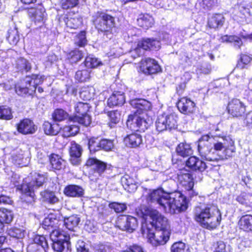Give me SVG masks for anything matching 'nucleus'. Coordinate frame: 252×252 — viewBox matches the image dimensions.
<instances>
[{
	"mask_svg": "<svg viewBox=\"0 0 252 252\" xmlns=\"http://www.w3.org/2000/svg\"><path fill=\"white\" fill-rule=\"evenodd\" d=\"M229 140V143L227 144L226 139L221 138V141L216 142L212 136L202 135L198 141V151L200 156L208 161L224 160L232 158L235 152V148L234 142Z\"/></svg>",
	"mask_w": 252,
	"mask_h": 252,
	"instance_id": "1",
	"label": "nucleus"
},
{
	"mask_svg": "<svg viewBox=\"0 0 252 252\" xmlns=\"http://www.w3.org/2000/svg\"><path fill=\"white\" fill-rule=\"evenodd\" d=\"M149 203L158 204L165 213H179L187 208L186 199L179 192H167L161 188L151 190L147 197Z\"/></svg>",
	"mask_w": 252,
	"mask_h": 252,
	"instance_id": "2",
	"label": "nucleus"
},
{
	"mask_svg": "<svg viewBox=\"0 0 252 252\" xmlns=\"http://www.w3.org/2000/svg\"><path fill=\"white\" fill-rule=\"evenodd\" d=\"M195 220L207 229L216 228L220 223L221 214L217 206L213 205L196 207L194 211Z\"/></svg>",
	"mask_w": 252,
	"mask_h": 252,
	"instance_id": "3",
	"label": "nucleus"
},
{
	"mask_svg": "<svg viewBox=\"0 0 252 252\" xmlns=\"http://www.w3.org/2000/svg\"><path fill=\"white\" fill-rule=\"evenodd\" d=\"M46 177L44 174H40L37 172H32L30 176L23 180V183L19 184V182L16 181L19 179V175H14L11 179V182L17 187V189L21 191L25 195L28 196L31 199H33L34 196V191L35 189L42 186L46 180Z\"/></svg>",
	"mask_w": 252,
	"mask_h": 252,
	"instance_id": "4",
	"label": "nucleus"
},
{
	"mask_svg": "<svg viewBox=\"0 0 252 252\" xmlns=\"http://www.w3.org/2000/svg\"><path fill=\"white\" fill-rule=\"evenodd\" d=\"M136 213L138 216L144 220L143 222L144 223L148 225L147 223L149 222L152 228L155 226L159 229L169 230V223L167 218L157 210L145 206H141L136 209Z\"/></svg>",
	"mask_w": 252,
	"mask_h": 252,
	"instance_id": "5",
	"label": "nucleus"
},
{
	"mask_svg": "<svg viewBox=\"0 0 252 252\" xmlns=\"http://www.w3.org/2000/svg\"><path fill=\"white\" fill-rule=\"evenodd\" d=\"M93 21L98 31L104 32L109 38L112 37L111 31L115 27V18L102 11H98L93 16Z\"/></svg>",
	"mask_w": 252,
	"mask_h": 252,
	"instance_id": "6",
	"label": "nucleus"
},
{
	"mask_svg": "<svg viewBox=\"0 0 252 252\" xmlns=\"http://www.w3.org/2000/svg\"><path fill=\"white\" fill-rule=\"evenodd\" d=\"M141 230L143 235L147 236L150 243L155 246L164 245L169 239V230L158 229L155 233L147 224L142 222Z\"/></svg>",
	"mask_w": 252,
	"mask_h": 252,
	"instance_id": "7",
	"label": "nucleus"
},
{
	"mask_svg": "<svg viewBox=\"0 0 252 252\" xmlns=\"http://www.w3.org/2000/svg\"><path fill=\"white\" fill-rule=\"evenodd\" d=\"M44 76L33 74L27 76L21 83L15 85V92L19 95H24L28 94H31L34 92L38 85L41 84Z\"/></svg>",
	"mask_w": 252,
	"mask_h": 252,
	"instance_id": "8",
	"label": "nucleus"
},
{
	"mask_svg": "<svg viewBox=\"0 0 252 252\" xmlns=\"http://www.w3.org/2000/svg\"><path fill=\"white\" fill-rule=\"evenodd\" d=\"M69 236L63 233L60 229L53 230L50 234L52 248L58 252H70Z\"/></svg>",
	"mask_w": 252,
	"mask_h": 252,
	"instance_id": "9",
	"label": "nucleus"
},
{
	"mask_svg": "<svg viewBox=\"0 0 252 252\" xmlns=\"http://www.w3.org/2000/svg\"><path fill=\"white\" fill-rule=\"evenodd\" d=\"M90 107L89 104L83 102H77L74 106L76 113L74 117H69L70 122L77 123L85 126H89L91 123V116L87 114Z\"/></svg>",
	"mask_w": 252,
	"mask_h": 252,
	"instance_id": "10",
	"label": "nucleus"
},
{
	"mask_svg": "<svg viewBox=\"0 0 252 252\" xmlns=\"http://www.w3.org/2000/svg\"><path fill=\"white\" fill-rule=\"evenodd\" d=\"M146 114L130 115L126 121V125L133 131H144L147 129L149 125L145 118Z\"/></svg>",
	"mask_w": 252,
	"mask_h": 252,
	"instance_id": "11",
	"label": "nucleus"
},
{
	"mask_svg": "<svg viewBox=\"0 0 252 252\" xmlns=\"http://www.w3.org/2000/svg\"><path fill=\"white\" fill-rule=\"evenodd\" d=\"M160 47L159 40L153 38H144L138 42L137 47L132 51V54L135 53L137 56H140L144 54L145 50H158Z\"/></svg>",
	"mask_w": 252,
	"mask_h": 252,
	"instance_id": "12",
	"label": "nucleus"
},
{
	"mask_svg": "<svg viewBox=\"0 0 252 252\" xmlns=\"http://www.w3.org/2000/svg\"><path fill=\"white\" fill-rule=\"evenodd\" d=\"M86 165L92 166L94 170V173H89V178L92 181H95L101 176L104 171L106 169L107 164L106 163L101 161L95 158H90L87 161Z\"/></svg>",
	"mask_w": 252,
	"mask_h": 252,
	"instance_id": "13",
	"label": "nucleus"
},
{
	"mask_svg": "<svg viewBox=\"0 0 252 252\" xmlns=\"http://www.w3.org/2000/svg\"><path fill=\"white\" fill-rule=\"evenodd\" d=\"M117 225L120 229L132 232L138 226L137 219L131 216H123L119 217L117 221Z\"/></svg>",
	"mask_w": 252,
	"mask_h": 252,
	"instance_id": "14",
	"label": "nucleus"
},
{
	"mask_svg": "<svg viewBox=\"0 0 252 252\" xmlns=\"http://www.w3.org/2000/svg\"><path fill=\"white\" fill-rule=\"evenodd\" d=\"M139 70L144 74H152L158 72L161 68L155 60L147 58L141 61Z\"/></svg>",
	"mask_w": 252,
	"mask_h": 252,
	"instance_id": "15",
	"label": "nucleus"
},
{
	"mask_svg": "<svg viewBox=\"0 0 252 252\" xmlns=\"http://www.w3.org/2000/svg\"><path fill=\"white\" fill-rule=\"evenodd\" d=\"M228 113L233 117H240L244 115L246 106L239 99H233L228 104Z\"/></svg>",
	"mask_w": 252,
	"mask_h": 252,
	"instance_id": "16",
	"label": "nucleus"
},
{
	"mask_svg": "<svg viewBox=\"0 0 252 252\" xmlns=\"http://www.w3.org/2000/svg\"><path fill=\"white\" fill-rule=\"evenodd\" d=\"M129 103L132 108L134 114H146V113L152 108L151 102L144 99H132L130 100Z\"/></svg>",
	"mask_w": 252,
	"mask_h": 252,
	"instance_id": "17",
	"label": "nucleus"
},
{
	"mask_svg": "<svg viewBox=\"0 0 252 252\" xmlns=\"http://www.w3.org/2000/svg\"><path fill=\"white\" fill-rule=\"evenodd\" d=\"M17 129L19 132L23 134H32L37 130V126L32 121L25 119L17 125Z\"/></svg>",
	"mask_w": 252,
	"mask_h": 252,
	"instance_id": "18",
	"label": "nucleus"
},
{
	"mask_svg": "<svg viewBox=\"0 0 252 252\" xmlns=\"http://www.w3.org/2000/svg\"><path fill=\"white\" fill-rule=\"evenodd\" d=\"M177 107L182 113H192L195 110V103L189 98L183 97L178 100Z\"/></svg>",
	"mask_w": 252,
	"mask_h": 252,
	"instance_id": "19",
	"label": "nucleus"
},
{
	"mask_svg": "<svg viewBox=\"0 0 252 252\" xmlns=\"http://www.w3.org/2000/svg\"><path fill=\"white\" fill-rule=\"evenodd\" d=\"M69 154L70 156V162L73 165H78L80 163V158L82 154V149L80 146L75 142H71Z\"/></svg>",
	"mask_w": 252,
	"mask_h": 252,
	"instance_id": "20",
	"label": "nucleus"
},
{
	"mask_svg": "<svg viewBox=\"0 0 252 252\" xmlns=\"http://www.w3.org/2000/svg\"><path fill=\"white\" fill-rule=\"evenodd\" d=\"M126 101L124 93L122 92H114L107 100L108 106H122Z\"/></svg>",
	"mask_w": 252,
	"mask_h": 252,
	"instance_id": "21",
	"label": "nucleus"
},
{
	"mask_svg": "<svg viewBox=\"0 0 252 252\" xmlns=\"http://www.w3.org/2000/svg\"><path fill=\"white\" fill-rule=\"evenodd\" d=\"M186 165L194 171H203L206 168V163L195 156L190 157L186 161Z\"/></svg>",
	"mask_w": 252,
	"mask_h": 252,
	"instance_id": "22",
	"label": "nucleus"
},
{
	"mask_svg": "<svg viewBox=\"0 0 252 252\" xmlns=\"http://www.w3.org/2000/svg\"><path fill=\"white\" fill-rule=\"evenodd\" d=\"M60 221L55 214H50L46 217L42 222V226L45 229L50 230L52 229L51 232L55 229H59L58 227Z\"/></svg>",
	"mask_w": 252,
	"mask_h": 252,
	"instance_id": "23",
	"label": "nucleus"
},
{
	"mask_svg": "<svg viewBox=\"0 0 252 252\" xmlns=\"http://www.w3.org/2000/svg\"><path fill=\"white\" fill-rule=\"evenodd\" d=\"M178 180L180 184L188 190H191L194 186L193 177L189 173H181L178 175Z\"/></svg>",
	"mask_w": 252,
	"mask_h": 252,
	"instance_id": "24",
	"label": "nucleus"
},
{
	"mask_svg": "<svg viewBox=\"0 0 252 252\" xmlns=\"http://www.w3.org/2000/svg\"><path fill=\"white\" fill-rule=\"evenodd\" d=\"M121 183L125 189L128 191H134L137 188L138 182L135 179L128 174H125L121 178Z\"/></svg>",
	"mask_w": 252,
	"mask_h": 252,
	"instance_id": "25",
	"label": "nucleus"
},
{
	"mask_svg": "<svg viewBox=\"0 0 252 252\" xmlns=\"http://www.w3.org/2000/svg\"><path fill=\"white\" fill-rule=\"evenodd\" d=\"M124 142L127 146L135 148L142 144V136L137 133H132L124 138Z\"/></svg>",
	"mask_w": 252,
	"mask_h": 252,
	"instance_id": "26",
	"label": "nucleus"
},
{
	"mask_svg": "<svg viewBox=\"0 0 252 252\" xmlns=\"http://www.w3.org/2000/svg\"><path fill=\"white\" fill-rule=\"evenodd\" d=\"M240 229L247 232H252V216L246 215L243 216L238 221Z\"/></svg>",
	"mask_w": 252,
	"mask_h": 252,
	"instance_id": "27",
	"label": "nucleus"
},
{
	"mask_svg": "<svg viewBox=\"0 0 252 252\" xmlns=\"http://www.w3.org/2000/svg\"><path fill=\"white\" fill-rule=\"evenodd\" d=\"M224 22V16L220 14H216L208 19V25L210 28L216 29L221 27Z\"/></svg>",
	"mask_w": 252,
	"mask_h": 252,
	"instance_id": "28",
	"label": "nucleus"
},
{
	"mask_svg": "<svg viewBox=\"0 0 252 252\" xmlns=\"http://www.w3.org/2000/svg\"><path fill=\"white\" fill-rule=\"evenodd\" d=\"M64 193L68 196L81 197L84 194V189L80 186L69 185L64 189Z\"/></svg>",
	"mask_w": 252,
	"mask_h": 252,
	"instance_id": "29",
	"label": "nucleus"
},
{
	"mask_svg": "<svg viewBox=\"0 0 252 252\" xmlns=\"http://www.w3.org/2000/svg\"><path fill=\"white\" fill-rule=\"evenodd\" d=\"M40 196L43 201L50 204H55L59 202V198L52 191L45 190L40 192Z\"/></svg>",
	"mask_w": 252,
	"mask_h": 252,
	"instance_id": "30",
	"label": "nucleus"
},
{
	"mask_svg": "<svg viewBox=\"0 0 252 252\" xmlns=\"http://www.w3.org/2000/svg\"><path fill=\"white\" fill-rule=\"evenodd\" d=\"M138 25L145 29L152 27L154 24V18L149 14L140 15L137 19Z\"/></svg>",
	"mask_w": 252,
	"mask_h": 252,
	"instance_id": "31",
	"label": "nucleus"
},
{
	"mask_svg": "<svg viewBox=\"0 0 252 252\" xmlns=\"http://www.w3.org/2000/svg\"><path fill=\"white\" fill-rule=\"evenodd\" d=\"M178 155L183 157L189 156L192 154L193 151L190 144L187 143H181L176 148Z\"/></svg>",
	"mask_w": 252,
	"mask_h": 252,
	"instance_id": "32",
	"label": "nucleus"
},
{
	"mask_svg": "<svg viewBox=\"0 0 252 252\" xmlns=\"http://www.w3.org/2000/svg\"><path fill=\"white\" fill-rule=\"evenodd\" d=\"M50 161L53 168L56 170H61L65 166L66 161L59 155L53 154L50 158Z\"/></svg>",
	"mask_w": 252,
	"mask_h": 252,
	"instance_id": "33",
	"label": "nucleus"
},
{
	"mask_svg": "<svg viewBox=\"0 0 252 252\" xmlns=\"http://www.w3.org/2000/svg\"><path fill=\"white\" fill-rule=\"evenodd\" d=\"M44 132L47 135H56L61 129L59 126L57 124H51L48 122H45L43 124Z\"/></svg>",
	"mask_w": 252,
	"mask_h": 252,
	"instance_id": "34",
	"label": "nucleus"
},
{
	"mask_svg": "<svg viewBox=\"0 0 252 252\" xmlns=\"http://www.w3.org/2000/svg\"><path fill=\"white\" fill-rule=\"evenodd\" d=\"M63 21L67 28L76 29L78 28L82 23V18L80 17H65L63 18Z\"/></svg>",
	"mask_w": 252,
	"mask_h": 252,
	"instance_id": "35",
	"label": "nucleus"
},
{
	"mask_svg": "<svg viewBox=\"0 0 252 252\" xmlns=\"http://www.w3.org/2000/svg\"><path fill=\"white\" fill-rule=\"evenodd\" d=\"M164 114L165 119L166 121L167 130L171 131L172 130L176 129L177 128V116L174 114L172 113L168 115Z\"/></svg>",
	"mask_w": 252,
	"mask_h": 252,
	"instance_id": "36",
	"label": "nucleus"
},
{
	"mask_svg": "<svg viewBox=\"0 0 252 252\" xmlns=\"http://www.w3.org/2000/svg\"><path fill=\"white\" fill-rule=\"evenodd\" d=\"M80 221V219L77 215H72L64 219V225L70 230H73L75 227H77Z\"/></svg>",
	"mask_w": 252,
	"mask_h": 252,
	"instance_id": "37",
	"label": "nucleus"
},
{
	"mask_svg": "<svg viewBox=\"0 0 252 252\" xmlns=\"http://www.w3.org/2000/svg\"><path fill=\"white\" fill-rule=\"evenodd\" d=\"M79 130V126L76 125L72 124L64 126L62 130V135L64 137H68L76 134Z\"/></svg>",
	"mask_w": 252,
	"mask_h": 252,
	"instance_id": "38",
	"label": "nucleus"
},
{
	"mask_svg": "<svg viewBox=\"0 0 252 252\" xmlns=\"http://www.w3.org/2000/svg\"><path fill=\"white\" fill-rule=\"evenodd\" d=\"M221 40L223 42L233 43L235 48L240 49L243 44L240 38L235 35H225L221 37Z\"/></svg>",
	"mask_w": 252,
	"mask_h": 252,
	"instance_id": "39",
	"label": "nucleus"
},
{
	"mask_svg": "<svg viewBox=\"0 0 252 252\" xmlns=\"http://www.w3.org/2000/svg\"><path fill=\"white\" fill-rule=\"evenodd\" d=\"M14 215L13 212L4 208L0 209V220L3 224L10 223L13 220Z\"/></svg>",
	"mask_w": 252,
	"mask_h": 252,
	"instance_id": "40",
	"label": "nucleus"
},
{
	"mask_svg": "<svg viewBox=\"0 0 252 252\" xmlns=\"http://www.w3.org/2000/svg\"><path fill=\"white\" fill-rule=\"evenodd\" d=\"M15 66L18 70L21 71L28 72L31 69L30 63L23 58H20L16 60Z\"/></svg>",
	"mask_w": 252,
	"mask_h": 252,
	"instance_id": "41",
	"label": "nucleus"
},
{
	"mask_svg": "<svg viewBox=\"0 0 252 252\" xmlns=\"http://www.w3.org/2000/svg\"><path fill=\"white\" fill-rule=\"evenodd\" d=\"M29 13L32 14V16L34 17L35 23L43 22L45 18V9L43 8L40 7L36 10L32 9L29 11Z\"/></svg>",
	"mask_w": 252,
	"mask_h": 252,
	"instance_id": "42",
	"label": "nucleus"
},
{
	"mask_svg": "<svg viewBox=\"0 0 252 252\" xmlns=\"http://www.w3.org/2000/svg\"><path fill=\"white\" fill-rule=\"evenodd\" d=\"M171 252H190L189 245L182 241L173 243L171 247Z\"/></svg>",
	"mask_w": 252,
	"mask_h": 252,
	"instance_id": "43",
	"label": "nucleus"
},
{
	"mask_svg": "<svg viewBox=\"0 0 252 252\" xmlns=\"http://www.w3.org/2000/svg\"><path fill=\"white\" fill-rule=\"evenodd\" d=\"M7 39L11 45H16L19 40L18 32L16 28L10 29L8 31Z\"/></svg>",
	"mask_w": 252,
	"mask_h": 252,
	"instance_id": "44",
	"label": "nucleus"
},
{
	"mask_svg": "<svg viewBox=\"0 0 252 252\" xmlns=\"http://www.w3.org/2000/svg\"><path fill=\"white\" fill-rule=\"evenodd\" d=\"M110 119L108 125L110 128L114 127L115 125L118 123L120 120V113L118 111H112L108 113Z\"/></svg>",
	"mask_w": 252,
	"mask_h": 252,
	"instance_id": "45",
	"label": "nucleus"
},
{
	"mask_svg": "<svg viewBox=\"0 0 252 252\" xmlns=\"http://www.w3.org/2000/svg\"><path fill=\"white\" fill-rule=\"evenodd\" d=\"M166 122V121L165 119L164 114L159 115L156 122L157 130L159 132L168 130Z\"/></svg>",
	"mask_w": 252,
	"mask_h": 252,
	"instance_id": "46",
	"label": "nucleus"
},
{
	"mask_svg": "<svg viewBox=\"0 0 252 252\" xmlns=\"http://www.w3.org/2000/svg\"><path fill=\"white\" fill-rule=\"evenodd\" d=\"M91 70L84 69L78 70L76 72L75 78L79 82L87 81L90 78Z\"/></svg>",
	"mask_w": 252,
	"mask_h": 252,
	"instance_id": "47",
	"label": "nucleus"
},
{
	"mask_svg": "<svg viewBox=\"0 0 252 252\" xmlns=\"http://www.w3.org/2000/svg\"><path fill=\"white\" fill-rule=\"evenodd\" d=\"M101 64L100 61L91 56L87 57L85 61V65L89 68H94Z\"/></svg>",
	"mask_w": 252,
	"mask_h": 252,
	"instance_id": "48",
	"label": "nucleus"
},
{
	"mask_svg": "<svg viewBox=\"0 0 252 252\" xmlns=\"http://www.w3.org/2000/svg\"><path fill=\"white\" fill-rule=\"evenodd\" d=\"M74 44L79 47H83L87 44V40L86 36V32L81 31L74 39Z\"/></svg>",
	"mask_w": 252,
	"mask_h": 252,
	"instance_id": "49",
	"label": "nucleus"
},
{
	"mask_svg": "<svg viewBox=\"0 0 252 252\" xmlns=\"http://www.w3.org/2000/svg\"><path fill=\"white\" fill-rule=\"evenodd\" d=\"M68 117V113L62 109L55 110L53 114V118L55 121H62L66 119Z\"/></svg>",
	"mask_w": 252,
	"mask_h": 252,
	"instance_id": "50",
	"label": "nucleus"
},
{
	"mask_svg": "<svg viewBox=\"0 0 252 252\" xmlns=\"http://www.w3.org/2000/svg\"><path fill=\"white\" fill-rule=\"evenodd\" d=\"M83 57V53L81 51L74 50L68 55V59L71 63H76Z\"/></svg>",
	"mask_w": 252,
	"mask_h": 252,
	"instance_id": "51",
	"label": "nucleus"
},
{
	"mask_svg": "<svg viewBox=\"0 0 252 252\" xmlns=\"http://www.w3.org/2000/svg\"><path fill=\"white\" fill-rule=\"evenodd\" d=\"M109 207L111 209H113L117 213H122L127 209V206L126 203L116 202L109 203Z\"/></svg>",
	"mask_w": 252,
	"mask_h": 252,
	"instance_id": "52",
	"label": "nucleus"
},
{
	"mask_svg": "<svg viewBox=\"0 0 252 252\" xmlns=\"http://www.w3.org/2000/svg\"><path fill=\"white\" fill-rule=\"evenodd\" d=\"M33 241L35 244L40 245L45 252L48 249V242L46 237L43 235H36Z\"/></svg>",
	"mask_w": 252,
	"mask_h": 252,
	"instance_id": "53",
	"label": "nucleus"
},
{
	"mask_svg": "<svg viewBox=\"0 0 252 252\" xmlns=\"http://www.w3.org/2000/svg\"><path fill=\"white\" fill-rule=\"evenodd\" d=\"M8 233L11 237L22 239L25 236V231L23 228L14 227L9 230Z\"/></svg>",
	"mask_w": 252,
	"mask_h": 252,
	"instance_id": "54",
	"label": "nucleus"
},
{
	"mask_svg": "<svg viewBox=\"0 0 252 252\" xmlns=\"http://www.w3.org/2000/svg\"><path fill=\"white\" fill-rule=\"evenodd\" d=\"M13 116L10 108L5 106L0 107V119L3 120H10Z\"/></svg>",
	"mask_w": 252,
	"mask_h": 252,
	"instance_id": "55",
	"label": "nucleus"
},
{
	"mask_svg": "<svg viewBox=\"0 0 252 252\" xmlns=\"http://www.w3.org/2000/svg\"><path fill=\"white\" fill-rule=\"evenodd\" d=\"M100 140L98 138H93L89 140L88 146L90 151L95 152L101 149Z\"/></svg>",
	"mask_w": 252,
	"mask_h": 252,
	"instance_id": "56",
	"label": "nucleus"
},
{
	"mask_svg": "<svg viewBox=\"0 0 252 252\" xmlns=\"http://www.w3.org/2000/svg\"><path fill=\"white\" fill-rule=\"evenodd\" d=\"M252 60V58L247 54H241L240 58L238 62V67L243 68L245 66L249 64Z\"/></svg>",
	"mask_w": 252,
	"mask_h": 252,
	"instance_id": "57",
	"label": "nucleus"
},
{
	"mask_svg": "<svg viewBox=\"0 0 252 252\" xmlns=\"http://www.w3.org/2000/svg\"><path fill=\"white\" fill-rule=\"evenodd\" d=\"M61 3L63 9H68L77 6L79 0H61Z\"/></svg>",
	"mask_w": 252,
	"mask_h": 252,
	"instance_id": "58",
	"label": "nucleus"
},
{
	"mask_svg": "<svg viewBox=\"0 0 252 252\" xmlns=\"http://www.w3.org/2000/svg\"><path fill=\"white\" fill-rule=\"evenodd\" d=\"M101 149L106 151H109L112 150L114 145L113 141L111 140L103 139L100 140Z\"/></svg>",
	"mask_w": 252,
	"mask_h": 252,
	"instance_id": "59",
	"label": "nucleus"
},
{
	"mask_svg": "<svg viewBox=\"0 0 252 252\" xmlns=\"http://www.w3.org/2000/svg\"><path fill=\"white\" fill-rule=\"evenodd\" d=\"M200 3L206 9H211L218 3V0H200Z\"/></svg>",
	"mask_w": 252,
	"mask_h": 252,
	"instance_id": "60",
	"label": "nucleus"
},
{
	"mask_svg": "<svg viewBox=\"0 0 252 252\" xmlns=\"http://www.w3.org/2000/svg\"><path fill=\"white\" fill-rule=\"evenodd\" d=\"M77 252H89L88 245L81 240H79L76 245Z\"/></svg>",
	"mask_w": 252,
	"mask_h": 252,
	"instance_id": "61",
	"label": "nucleus"
},
{
	"mask_svg": "<svg viewBox=\"0 0 252 252\" xmlns=\"http://www.w3.org/2000/svg\"><path fill=\"white\" fill-rule=\"evenodd\" d=\"M244 123L249 128H252V111L246 114Z\"/></svg>",
	"mask_w": 252,
	"mask_h": 252,
	"instance_id": "62",
	"label": "nucleus"
},
{
	"mask_svg": "<svg viewBox=\"0 0 252 252\" xmlns=\"http://www.w3.org/2000/svg\"><path fill=\"white\" fill-rule=\"evenodd\" d=\"M123 252H145L143 248L138 245H133L129 246V247Z\"/></svg>",
	"mask_w": 252,
	"mask_h": 252,
	"instance_id": "63",
	"label": "nucleus"
},
{
	"mask_svg": "<svg viewBox=\"0 0 252 252\" xmlns=\"http://www.w3.org/2000/svg\"><path fill=\"white\" fill-rule=\"evenodd\" d=\"M225 247L226 245L223 241H219L217 243L214 252H226Z\"/></svg>",
	"mask_w": 252,
	"mask_h": 252,
	"instance_id": "64",
	"label": "nucleus"
}]
</instances>
